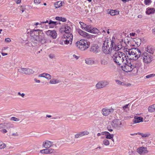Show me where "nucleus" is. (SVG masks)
<instances>
[{
	"instance_id": "f257e3e1",
	"label": "nucleus",
	"mask_w": 155,
	"mask_h": 155,
	"mask_svg": "<svg viewBox=\"0 0 155 155\" xmlns=\"http://www.w3.org/2000/svg\"><path fill=\"white\" fill-rule=\"evenodd\" d=\"M126 51L129 54V57H130V59L137 60L140 57L143 62L147 64L150 63L153 61V57L151 54L146 51L141 53L138 48H134Z\"/></svg>"
},
{
	"instance_id": "f03ea898",
	"label": "nucleus",
	"mask_w": 155,
	"mask_h": 155,
	"mask_svg": "<svg viewBox=\"0 0 155 155\" xmlns=\"http://www.w3.org/2000/svg\"><path fill=\"white\" fill-rule=\"evenodd\" d=\"M126 54L123 52L118 51H114L112 54V57L114 62L117 64L120 65L126 64L128 63L127 57H129V54L126 56Z\"/></svg>"
},
{
	"instance_id": "7ed1b4c3",
	"label": "nucleus",
	"mask_w": 155,
	"mask_h": 155,
	"mask_svg": "<svg viewBox=\"0 0 155 155\" xmlns=\"http://www.w3.org/2000/svg\"><path fill=\"white\" fill-rule=\"evenodd\" d=\"M122 47L121 44L120 43H118L117 45H114V46L112 47V48L102 46V50L103 52L105 54H110L112 55L114 51H119L122 48Z\"/></svg>"
},
{
	"instance_id": "20e7f679",
	"label": "nucleus",
	"mask_w": 155,
	"mask_h": 155,
	"mask_svg": "<svg viewBox=\"0 0 155 155\" xmlns=\"http://www.w3.org/2000/svg\"><path fill=\"white\" fill-rule=\"evenodd\" d=\"M36 38V42H35L37 43L38 42H40L41 44H44L45 43H51V39L49 38H47L45 37V35L42 31H40L38 37H37Z\"/></svg>"
},
{
	"instance_id": "39448f33",
	"label": "nucleus",
	"mask_w": 155,
	"mask_h": 155,
	"mask_svg": "<svg viewBox=\"0 0 155 155\" xmlns=\"http://www.w3.org/2000/svg\"><path fill=\"white\" fill-rule=\"evenodd\" d=\"M76 46L78 49L82 51H85L90 46L86 41L82 39L76 44Z\"/></svg>"
},
{
	"instance_id": "423d86ee",
	"label": "nucleus",
	"mask_w": 155,
	"mask_h": 155,
	"mask_svg": "<svg viewBox=\"0 0 155 155\" xmlns=\"http://www.w3.org/2000/svg\"><path fill=\"white\" fill-rule=\"evenodd\" d=\"M115 38H112V40L106 39L104 41L103 47H114V45H117L115 43Z\"/></svg>"
},
{
	"instance_id": "0eeeda50",
	"label": "nucleus",
	"mask_w": 155,
	"mask_h": 155,
	"mask_svg": "<svg viewBox=\"0 0 155 155\" xmlns=\"http://www.w3.org/2000/svg\"><path fill=\"white\" fill-rule=\"evenodd\" d=\"M63 37L65 39L64 40V46L70 44L71 45L72 44L73 40V35L72 34H64Z\"/></svg>"
},
{
	"instance_id": "6e6552de",
	"label": "nucleus",
	"mask_w": 155,
	"mask_h": 155,
	"mask_svg": "<svg viewBox=\"0 0 155 155\" xmlns=\"http://www.w3.org/2000/svg\"><path fill=\"white\" fill-rule=\"evenodd\" d=\"M40 31H41L39 29H35L33 30L32 31H31L30 32V35L31 37V41L34 42L36 41V38L37 37H38V35Z\"/></svg>"
},
{
	"instance_id": "1a4fd4ad",
	"label": "nucleus",
	"mask_w": 155,
	"mask_h": 155,
	"mask_svg": "<svg viewBox=\"0 0 155 155\" xmlns=\"http://www.w3.org/2000/svg\"><path fill=\"white\" fill-rule=\"evenodd\" d=\"M18 71L20 72L26 74H32L34 72L33 70L31 69L21 68L18 69Z\"/></svg>"
},
{
	"instance_id": "9d476101",
	"label": "nucleus",
	"mask_w": 155,
	"mask_h": 155,
	"mask_svg": "<svg viewBox=\"0 0 155 155\" xmlns=\"http://www.w3.org/2000/svg\"><path fill=\"white\" fill-rule=\"evenodd\" d=\"M113 111L114 109L112 108L109 109L106 107L102 109L101 113L104 116H106L109 115Z\"/></svg>"
},
{
	"instance_id": "9b49d317",
	"label": "nucleus",
	"mask_w": 155,
	"mask_h": 155,
	"mask_svg": "<svg viewBox=\"0 0 155 155\" xmlns=\"http://www.w3.org/2000/svg\"><path fill=\"white\" fill-rule=\"evenodd\" d=\"M45 33L47 36L52 37L53 39H56L57 36V34L55 30H48Z\"/></svg>"
},
{
	"instance_id": "f8f14e48",
	"label": "nucleus",
	"mask_w": 155,
	"mask_h": 155,
	"mask_svg": "<svg viewBox=\"0 0 155 155\" xmlns=\"http://www.w3.org/2000/svg\"><path fill=\"white\" fill-rule=\"evenodd\" d=\"M108 84V83L106 81H102L98 82L96 85L97 89H101L105 87Z\"/></svg>"
},
{
	"instance_id": "ddd939ff",
	"label": "nucleus",
	"mask_w": 155,
	"mask_h": 155,
	"mask_svg": "<svg viewBox=\"0 0 155 155\" xmlns=\"http://www.w3.org/2000/svg\"><path fill=\"white\" fill-rule=\"evenodd\" d=\"M122 123L119 120L116 119L114 120L111 123L112 126L114 128H118L121 127Z\"/></svg>"
},
{
	"instance_id": "4468645a",
	"label": "nucleus",
	"mask_w": 155,
	"mask_h": 155,
	"mask_svg": "<svg viewBox=\"0 0 155 155\" xmlns=\"http://www.w3.org/2000/svg\"><path fill=\"white\" fill-rule=\"evenodd\" d=\"M137 151L140 154L147 153L148 152L147 148L143 147H140L138 148L137 150Z\"/></svg>"
},
{
	"instance_id": "2eb2a0df",
	"label": "nucleus",
	"mask_w": 155,
	"mask_h": 155,
	"mask_svg": "<svg viewBox=\"0 0 155 155\" xmlns=\"http://www.w3.org/2000/svg\"><path fill=\"white\" fill-rule=\"evenodd\" d=\"M125 64L124 66H122V69L126 72H129L131 71L132 70V69L131 66L130 64Z\"/></svg>"
},
{
	"instance_id": "dca6fc26",
	"label": "nucleus",
	"mask_w": 155,
	"mask_h": 155,
	"mask_svg": "<svg viewBox=\"0 0 155 155\" xmlns=\"http://www.w3.org/2000/svg\"><path fill=\"white\" fill-rule=\"evenodd\" d=\"M53 143L52 142L46 140L43 142L42 146L45 148H49L52 145Z\"/></svg>"
},
{
	"instance_id": "f3484780",
	"label": "nucleus",
	"mask_w": 155,
	"mask_h": 155,
	"mask_svg": "<svg viewBox=\"0 0 155 155\" xmlns=\"http://www.w3.org/2000/svg\"><path fill=\"white\" fill-rule=\"evenodd\" d=\"M134 61L133 62H130V63L131 66L133 70L135 68H139L140 65V63L138 61H136V60Z\"/></svg>"
},
{
	"instance_id": "a211bd4d",
	"label": "nucleus",
	"mask_w": 155,
	"mask_h": 155,
	"mask_svg": "<svg viewBox=\"0 0 155 155\" xmlns=\"http://www.w3.org/2000/svg\"><path fill=\"white\" fill-rule=\"evenodd\" d=\"M77 31L81 35L84 37H85L87 38H89L90 37V35L87 33L83 31L81 29H78L77 30Z\"/></svg>"
},
{
	"instance_id": "6ab92c4d",
	"label": "nucleus",
	"mask_w": 155,
	"mask_h": 155,
	"mask_svg": "<svg viewBox=\"0 0 155 155\" xmlns=\"http://www.w3.org/2000/svg\"><path fill=\"white\" fill-rule=\"evenodd\" d=\"M41 150L40 152L42 153H51L54 152V150L51 148H48Z\"/></svg>"
},
{
	"instance_id": "aec40b11",
	"label": "nucleus",
	"mask_w": 155,
	"mask_h": 155,
	"mask_svg": "<svg viewBox=\"0 0 155 155\" xmlns=\"http://www.w3.org/2000/svg\"><path fill=\"white\" fill-rule=\"evenodd\" d=\"M102 135L106 136V138L107 139H111L113 138L114 135L113 134H111L107 131H104L101 133Z\"/></svg>"
},
{
	"instance_id": "412c9836",
	"label": "nucleus",
	"mask_w": 155,
	"mask_h": 155,
	"mask_svg": "<svg viewBox=\"0 0 155 155\" xmlns=\"http://www.w3.org/2000/svg\"><path fill=\"white\" fill-rule=\"evenodd\" d=\"M146 52L150 54H153L154 53V49L151 46H148L145 49Z\"/></svg>"
},
{
	"instance_id": "4be33fe9",
	"label": "nucleus",
	"mask_w": 155,
	"mask_h": 155,
	"mask_svg": "<svg viewBox=\"0 0 155 155\" xmlns=\"http://www.w3.org/2000/svg\"><path fill=\"white\" fill-rule=\"evenodd\" d=\"M101 63L102 65H106L108 64V59L107 57L105 56H103L101 58Z\"/></svg>"
},
{
	"instance_id": "5701e85b",
	"label": "nucleus",
	"mask_w": 155,
	"mask_h": 155,
	"mask_svg": "<svg viewBox=\"0 0 155 155\" xmlns=\"http://www.w3.org/2000/svg\"><path fill=\"white\" fill-rule=\"evenodd\" d=\"M143 119L141 117H135L133 120L134 123H137L143 121Z\"/></svg>"
},
{
	"instance_id": "b1692460",
	"label": "nucleus",
	"mask_w": 155,
	"mask_h": 155,
	"mask_svg": "<svg viewBox=\"0 0 155 155\" xmlns=\"http://www.w3.org/2000/svg\"><path fill=\"white\" fill-rule=\"evenodd\" d=\"M85 63L88 65H92L94 64V61L91 58H87L85 59Z\"/></svg>"
},
{
	"instance_id": "393cba45",
	"label": "nucleus",
	"mask_w": 155,
	"mask_h": 155,
	"mask_svg": "<svg viewBox=\"0 0 155 155\" xmlns=\"http://www.w3.org/2000/svg\"><path fill=\"white\" fill-rule=\"evenodd\" d=\"M64 31L65 33V34H72L71 33H70V31H71V29L70 27L68 26H66L64 27Z\"/></svg>"
},
{
	"instance_id": "a878e982",
	"label": "nucleus",
	"mask_w": 155,
	"mask_h": 155,
	"mask_svg": "<svg viewBox=\"0 0 155 155\" xmlns=\"http://www.w3.org/2000/svg\"><path fill=\"white\" fill-rule=\"evenodd\" d=\"M148 110L150 113L155 112V104L149 106L148 108Z\"/></svg>"
},
{
	"instance_id": "bb28decb",
	"label": "nucleus",
	"mask_w": 155,
	"mask_h": 155,
	"mask_svg": "<svg viewBox=\"0 0 155 155\" xmlns=\"http://www.w3.org/2000/svg\"><path fill=\"white\" fill-rule=\"evenodd\" d=\"M90 51L94 53H97L99 51V47L97 46H93L91 48Z\"/></svg>"
},
{
	"instance_id": "cd10ccee",
	"label": "nucleus",
	"mask_w": 155,
	"mask_h": 155,
	"mask_svg": "<svg viewBox=\"0 0 155 155\" xmlns=\"http://www.w3.org/2000/svg\"><path fill=\"white\" fill-rule=\"evenodd\" d=\"M155 12V9L154 8H147V11H146V13L147 14L150 15L153 14Z\"/></svg>"
},
{
	"instance_id": "c85d7f7f",
	"label": "nucleus",
	"mask_w": 155,
	"mask_h": 155,
	"mask_svg": "<svg viewBox=\"0 0 155 155\" xmlns=\"http://www.w3.org/2000/svg\"><path fill=\"white\" fill-rule=\"evenodd\" d=\"M38 77L41 78H49L51 77L50 74L46 73H44L41 74H40Z\"/></svg>"
},
{
	"instance_id": "c756f323",
	"label": "nucleus",
	"mask_w": 155,
	"mask_h": 155,
	"mask_svg": "<svg viewBox=\"0 0 155 155\" xmlns=\"http://www.w3.org/2000/svg\"><path fill=\"white\" fill-rule=\"evenodd\" d=\"M62 5V2L61 1H59L56 2L54 4V6L56 8H59Z\"/></svg>"
},
{
	"instance_id": "7c9ffc66",
	"label": "nucleus",
	"mask_w": 155,
	"mask_h": 155,
	"mask_svg": "<svg viewBox=\"0 0 155 155\" xmlns=\"http://www.w3.org/2000/svg\"><path fill=\"white\" fill-rule=\"evenodd\" d=\"M59 82V81L55 79V78H53L50 81V83L51 84H55L58 83Z\"/></svg>"
},
{
	"instance_id": "2f4dec72",
	"label": "nucleus",
	"mask_w": 155,
	"mask_h": 155,
	"mask_svg": "<svg viewBox=\"0 0 155 155\" xmlns=\"http://www.w3.org/2000/svg\"><path fill=\"white\" fill-rule=\"evenodd\" d=\"M9 125L8 124L6 123L0 124V129L7 128L9 126Z\"/></svg>"
},
{
	"instance_id": "473e14b6",
	"label": "nucleus",
	"mask_w": 155,
	"mask_h": 155,
	"mask_svg": "<svg viewBox=\"0 0 155 155\" xmlns=\"http://www.w3.org/2000/svg\"><path fill=\"white\" fill-rule=\"evenodd\" d=\"M138 134L141 135L143 137H148L150 135L149 133L144 134L139 132L138 133Z\"/></svg>"
},
{
	"instance_id": "72a5a7b5",
	"label": "nucleus",
	"mask_w": 155,
	"mask_h": 155,
	"mask_svg": "<svg viewBox=\"0 0 155 155\" xmlns=\"http://www.w3.org/2000/svg\"><path fill=\"white\" fill-rule=\"evenodd\" d=\"M99 30L96 28H91V32H90L94 34H98L99 33Z\"/></svg>"
},
{
	"instance_id": "f704fd0d",
	"label": "nucleus",
	"mask_w": 155,
	"mask_h": 155,
	"mask_svg": "<svg viewBox=\"0 0 155 155\" xmlns=\"http://www.w3.org/2000/svg\"><path fill=\"white\" fill-rule=\"evenodd\" d=\"M92 27L90 25H86V28H85L84 30L88 32H91Z\"/></svg>"
},
{
	"instance_id": "c9c22d12",
	"label": "nucleus",
	"mask_w": 155,
	"mask_h": 155,
	"mask_svg": "<svg viewBox=\"0 0 155 155\" xmlns=\"http://www.w3.org/2000/svg\"><path fill=\"white\" fill-rule=\"evenodd\" d=\"M103 144L106 146H108L110 144L109 141L106 139H104L103 141Z\"/></svg>"
},
{
	"instance_id": "e433bc0d",
	"label": "nucleus",
	"mask_w": 155,
	"mask_h": 155,
	"mask_svg": "<svg viewBox=\"0 0 155 155\" xmlns=\"http://www.w3.org/2000/svg\"><path fill=\"white\" fill-rule=\"evenodd\" d=\"M129 104H126L122 107L123 108V109L126 111H128L129 110V108L128 107V106Z\"/></svg>"
},
{
	"instance_id": "4c0bfd02",
	"label": "nucleus",
	"mask_w": 155,
	"mask_h": 155,
	"mask_svg": "<svg viewBox=\"0 0 155 155\" xmlns=\"http://www.w3.org/2000/svg\"><path fill=\"white\" fill-rule=\"evenodd\" d=\"M20 10L22 12H23L25 11V10L26 9V6L25 5L21 6L19 8Z\"/></svg>"
},
{
	"instance_id": "58836bf2",
	"label": "nucleus",
	"mask_w": 155,
	"mask_h": 155,
	"mask_svg": "<svg viewBox=\"0 0 155 155\" xmlns=\"http://www.w3.org/2000/svg\"><path fill=\"white\" fill-rule=\"evenodd\" d=\"M82 137V134H81V132H79L78 133L76 134L75 135L74 137H75V138H79L80 137Z\"/></svg>"
},
{
	"instance_id": "ea45409f",
	"label": "nucleus",
	"mask_w": 155,
	"mask_h": 155,
	"mask_svg": "<svg viewBox=\"0 0 155 155\" xmlns=\"http://www.w3.org/2000/svg\"><path fill=\"white\" fill-rule=\"evenodd\" d=\"M79 23L80 24L82 28L84 30L85 28H86L87 25L84 24V23L81 21Z\"/></svg>"
},
{
	"instance_id": "a19ab883",
	"label": "nucleus",
	"mask_w": 155,
	"mask_h": 155,
	"mask_svg": "<svg viewBox=\"0 0 155 155\" xmlns=\"http://www.w3.org/2000/svg\"><path fill=\"white\" fill-rule=\"evenodd\" d=\"M6 147L5 143L0 142V149H3Z\"/></svg>"
},
{
	"instance_id": "79ce46f5",
	"label": "nucleus",
	"mask_w": 155,
	"mask_h": 155,
	"mask_svg": "<svg viewBox=\"0 0 155 155\" xmlns=\"http://www.w3.org/2000/svg\"><path fill=\"white\" fill-rule=\"evenodd\" d=\"M82 135L83 136L85 135H87L89 134V132L85 130L81 132Z\"/></svg>"
},
{
	"instance_id": "37998d69",
	"label": "nucleus",
	"mask_w": 155,
	"mask_h": 155,
	"mask_svg": "<svg viewBox=\"0 0 155 155\" xmlns=\"http://www.w3.org/2000/svg\"><path fill=\"white\" fill-rule=\"evenodd\" d=\"M49 25H52L53 26H54L56 25H57V22L56 21H54L51 20L49 21Z\"/></svg>"
},
{
	"instance_id": "c03bdc74",
	"label": "nucleus",
	"mask_w": 155,
	"mask_h": 155,
	"mask_svg": "<svg viewBox=\"0 0 155 155\" xmlns=\"http://www.w3.org/2000/svg\"><path fill=\"white\" fill-rule=\"evenodd\" d=\"M10 120H11L14 121H18L20 120L19 118H17L15 117H12Z\"/></svg>"
},
{
	"instance_id": "a18cd8bd",
	"label": "nucleus",
	"mask_w": 155,
	"mask_h": 155,
	"mask_svg": "<svg viewBox=\"0 0 155 155\" xmlns=\"http://www.w3.org/2000/svg\"><path fill=\"white\" fill-rule=\"evenodd\" d=\"M80 57V56L79 55H76L75 54H73L72 55V58L73 59H75L76 60H78Z\"/></svg>"
},
{
	"instance_id": "49530a36",
	"label": "nucleus",
	"mask_w": 155,
	"mask_h": 155,
	"mask_svg": "<svg viewBox=\"0 0 155 155\" xmlns=\"http://www.w3.org/2000/svg\"><path fill=\"white\" fill-rule=\"evenodd\" d=\"M116 12H115V11L114 10H111L110 12V14L111 15L114 16L116 14Z\"/></svg>"
},
{
	"instance_id": "de8ad7c7",
	"label": "nucleus",
	"mask_w": 155,
	"mask_h": 155,
	"mask_svg": "<svg viewBox=\"0 0 155 155\" xmlns=\"http://www.w3.org/2000/svg\"><path fill=\"white\" fill-rule=\"evenodd\" d=\"M137 41H135V43H136L137 45L140 46L141 44V41L140 39H136Z\"/></svg>"
},
{
	"instance_id": "09e8293b",
	"label": "nucleus",
	"mask_w": 155,
	"mask_h": 155,
	"mask_svg": "<svg viewBox=\"0 0 155 155\" xmlns=\"http://www.w3.org/2000/svg\"><path fill=\"white\" fill-rule=\"evenodd\" d=\"M146 78H152L155 77V74H152L146 76Z\"/></svg>"
},
{
	"instance_id": "8fccbe9b",
	"label": "nucleus",
	"mask_w": 155,
	"mask_h": 155,
	"mask_svg": "<svg viewBox=\"0 0 155 155\" xmlns=\"http://www.w3.org/2000/svg\"><path fill=\"white\" fill-rule=\"evenodd\" d=\"M151 2V0H145L144 3L146 5H148Z\"/></svg>"
},
{
	"instance_id": "3c124183",
	"label": "nucleus",
	"mask_w": 155,
	"mask_h": 155,
	"mask_svg": "<svg viewBox=\"0 0 155 155\" xmlns=\"http://www.w3.org/2000/svg\"><path fill=\"white\" fill-rule=\"evenodd\" d=\"M41 0H34V2L35 4L38 5L41 3Z\"/></svg>"
},
{
	"instance_id": "603ef678",
	"label": "nucleus",
	"mask_w": 155,
	"mask_h": 155,
	"mask_svg": "<svg viewBox=\"0 0 155 155\" xmlns=\"http://www.w3.org/2000/svg\"><path fill=\"white\" fill-rule=\"evenodd\" d=\"M115 81L116 83L118 85H122V84H123V83L121 82V81L119 80H115Z\"/></svg>"
},
{
	"instance_id": "864d4df0",
	"label": "nucleus",
	"mask_w": 155,
	"mask_h": 155,
	"mask_svg": "<svg viewBox=\"0 0 155 155\" xmlns=\"http://www.w3.org/2000/svg\"><path fill=\"white\" fill-rule=\"evenodd\" d=\"M107 129L108 130L110 131V132H111L112 131H113V129H112L111 126H108L107 127Z\"/></svg>"
},
{
	"instance_id": "5fc2aeb1",
	"label": "nucleus",
	"mask_w": 155,
	"mask_h": 155,
	"mask_svg": "<svg viewBox=\"0 0 155 155\" xmlns=\"http://www.w3.org/2000/svg\"><path fill=\"white\" fill-rule=\"evenodd\" d=\"M49 57L51 59H53L55 58V56L54 54H50L49 55Z\"/></svg>"
},
{
	"instance_id": "6e6d98bb",
	"label": "nucleus",
	"mask_w": 155,
	"mask_h": 155,
	"mask_svg": "<svg viewBox=\"0 0 155 155\" xmlns=\"http://www.w3.org/2000/svg\"><path fill=\"white\" fill-rule=\"evenodd\" d=\"M122 85L126 86V87H130L131 86V84L129 83L127 84L123 83V84H122Z\"/></svg>"
},
{
	"instance_id": "4d7b16f0",
	"label": "nucleus",
	"mask_w": 155,
	"mask_h": 155,
	"mask_svg": "<svg viewBox=\"0 0 155 155\" xmlns=\"http://www.w3.org/2000/svg\"><path fill=\"white\" fill-rule=\"evenodd\" d=\"M59 44L61 45L64 46V40H60L59 41Z\"/></svg>"
},
{
	"instance_id": "13d9d810",
	"label": "nucleus",
	"mask_w": 155,
	"mask_h": 155,
	"mask_svg": "<svg viewBox=\"0 0 155 155\" xmlns=\"http://www.w3.org/2000/svg\"><path fill=\"white\" fill-rule=\"evenodd\" d=\"M66 21V19L65 18L61 17V21L64 22Z\"/></svg>"
},
{
	"instance_id": "bf43d9fd",
	"label": "nucleus",
	"mask_w": 155,
	"mask_h": 155,
	"mask_svg": "<svg viewBox=\"0 0 155 155\" xmlns=\"http://www.w3.org/2000/svg\"><path fill=\"white\" fill-rule=\"evenodd\" d=\"M18 94L19 95H20L22 97H24L25 95V94L24 93L21 94L20 92H19L18 93Z\"/></svg>"
},
{
	"instance_id": "052dcab7",
	"label": "nucleus",
	"mask_w": 155,
	"mask_h": 155,
	"mask_svg": "<svg viewBox=\"0 0 155 155\" xmlns=\"http://www.w3.org/2000/svg\"><path fill=\"white\" fill-rule=\"evenodd\" d=\"M5 51H2V53H2V55L3 56H4L6 55H7V53H5Z\"/></svg>"
},
{
	"instance_id": "680f3d73",
	"label": "nucleus",
	"mask_w": 155,
	"mask_h": 155,
	"mask_svg": "<svg viewBox=\"0 0 155 155\" xmlns=\"http://www.w3.org/2000/svg\"><path fill=\"white\" fill-rule=\"evenodd\" d=\"M8 48V47H4L2 49V51H5V50H6Z\"/></svg>"
},
{
	"instance_id": "e2e57ef3",
	"label": "nucleus",
	"mask_w": 155,
	"mask_h": 155,
	"mask_svg": "<svg viewBox=\"0 0 155 155\" xmlns=\"http://www.w3.org/2000/svg\"><path fill=\"white\" fill-rule=\"evenodd\" d=\"M61 17H56L55 18V19L56 20L61 21Z\"/></svg>"
},
{
	"instance_id": "0e129e2a",
	"label": "nucleus",
	"mask_w": 155,
	"mask_h": 155,
	"mask_svg": "<svg viewBox=\"0 0 155 155\" xmlns=\"http://www.w3.org/2000/svg\"><path fill=\"white\" fill-rule=\"evenodd\" d=\"M16 2L17 4H19L21 2V0H16L15 1Z\"/></svg>"
},
{
	"instance_id": "69168bd1",
	"label": "nucleus",
	"mask_w": 155,
	"mask_h": 155,
	"mask_svg": "<svg viewBox=\"0 0 155 155\" xmlns=\"http://www.w3.org/2000/svg\"><path fill=\"white\" fill-rule=\"evenodd\" d=\"M34 81L36 82V83H39L40 82V81L39 80H37L36 78H35L34 79Z\"/></svg>"
},
{
	"instance_id": "338daca9",
	"label": "nucleus",
	"mask_w": 155,
	"mask_h": 155,
	"mask_svg": "<svg viewBox=\"0 0 155 155\" xmlns=\"http://www.w3.org/2000/svg\"><path fill=\"white\" fill-rule=\"evenodd\" d=\"M1 131L3 133H5L7 132L6 130L5 129H4L2 130Z\"/></svg>"
},
{
	"instance_id": "774afa93",
	"label": "nucleus",
	"mask_w": 155,
	"mask_h": 155,
	"mask_svg": "<svg viewBox=\"0 0 155 155\" xmlns=\"http://www.w3.org/2000/svg\"><path fill=\"white\" fill-rule=\"evenodd\" d=\"M12 135L15 136H18V134L16 132L15 133H13L12 134Z\"/></svg>"
}]
</instances>
